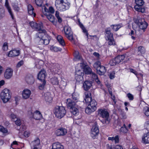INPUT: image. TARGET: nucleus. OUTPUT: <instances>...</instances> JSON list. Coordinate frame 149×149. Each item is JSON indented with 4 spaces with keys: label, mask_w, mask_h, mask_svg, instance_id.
I'll use <instances>...</instances> for the list:
<instances>
[{
    "label": "nucleus",
    "mask_w": 149,
    "mask_h": 149,
    "mask_svg": "<svg viewBox=\"0 0 149 149\" xmlns=\"http://www.w3.org/2000/svg\"><path fill=\"white\" fill-rule=\"evenodd\" d=\"M35 28L37 31H40L36 34L35 40L37 47L42 49L45 45H48L49 42L50 38L46 33L45 30L42 29L43 24L42 23L36 24Z\"/></svg>",
    "instance_id": "nucleus-1"
},
{
    "label": "nucleus",
    "mask_w": 149,
    "mask_h": 149,
    "mask_svg": "<svg viewBox=\"0 0 149 149\" xmlns=\"http://www.w3.org/2000/svg\"><path fill=\"white\" fill-rule=\"evenodd\" d=\"M78 101L74 102L70 99L67 100V107L69 109L71 112L74 115H77L79 113V106L77 104Z\"/></svg>",
    "instance_id": "nucleus-2"
},
{
    "label": "nucleus",
    "mask_w": 149,
    "mask_h": 149,
    "mask_svg": "<svg viewBox=\"0 0 149 149\" xmlns=\"http://www.w3.org/2000/svg\"><path fill=\"white\" fill-rule=\"evenodd\" d=\"M65 108L63 106H56L54 109V114L58 118L61 119L63 117L66 113Z\"/></svg>",
    "instance_id": "nucleus-3"
},
{
    "label": "nucleus",
    "mask_w": 149,
    "mask_h": 149,
    "mask_svg": "<svg viewBox=\"0 0 149 149\" xmlns=\"http://www.w3.org/2000/svg\"><path fill=\"white\" fill-rule=\"evenodd\" d=\"M98 114L102 118L104 119L102 123L104 124H108L109 123V113L106 109H99L98 110Z\"/></svg>",
    "instance_id": "nucleus-4"
},
{
    "label": "nucleus",
    "mask_w": 149,
    "mask_h": 149,
    "mask_svg": "<svg viewBox=\"0 0 149 149\" xmlns=\"http://www.w3.org/2000/svg\"><path fill=\"white\" fill-rule=\"evenodd\" d=\"M70 5V3L64 2L63 0H60L59 3H56L55 4L56 8L58 10L61 11H64L68 9L69 8Z\"/></svg>",
    "instance_id": "nucleus-5"
},
{
    "label": "nucleus",
    "mask_w": 149,
    "mask_h": 149,
    "mask_svg": "<svg viewBox=\"0 0 149 149\" xmlns=\"http://www.w3.org/2000/svg\"><path fill=\"white\" fill-rule=\"evenodd\" d=\"M97 103L94 100H93L85 109V112L87 114H90L95 111L97 109Z\"/></svg>",
    "instance_id": "nucleus-6"
},
{
    "label": "nucleus",
    "mask_w": 149,
    "mask_h": 149,
    "mask_svg": "<svg viewBox=\"0 0 149 149\" xmlns=\"http://www.w3.org/2000/svg\"><path fill=\"white\" fill-rule=\"evenodd\" d=\"M1 97L4 103L8 102L11 97L9 90L6 88L4 89L1 93Z\"/></svg>",
    "instance_id": "nucleus-7"
},
{
    "label": "nucleus",
    "mask_w": 149,
    "mask_h": 149,
    "mask_svg": "<svg viewBox=\"0 0 149 149\" xmlns=\"http://www.w3.org/2000/svg\"><path fill=\"white\" fill-rule=\"evenodd\" d=\"M136 5L134 6L135 10L137 11L143 13L145 11V8L143 7L144 3L143 0H135Z\"/></svg>",
    "instance_id": "nucleus-8"
},
{
    "label": "nucleus",
    "mask_w": 149,
    "mask_h": 149,
    "mask_svg": "<svg viewBox=\"0 0 149 149\" xmlns=\"http://www.w3.org/2000/svg\"><path fill=\"white\" fill-rule=\"evenodd\" d=\"M64 30L67 38L71 41L73 40V33L71 28L68 26H65L64 27Z\"/></svg>",
    "instance_id": "nucleus-9"
},
{
    "label": "nucleus",
    "mask_w": 149,
    "mask_h": 149,
    "mask_svg": "<svg viewBox=\"0 0 149 149\" xmlns=\"http://www.w3.org/2000/svg\"><path fill=\"white\" fill-rule=\"evenodd\" d=\"M93 126L91 130V136L95 138L98 135L99 132V130L96 122L92 123Z\"/></svg>",
    "instance_id": "nucleus-10"
},
{
    "label": "nucleus",
    "mask_w": 149,
    "mask_h": 149,
    "mask_svg": "<svg viewBox=\"0 0 149 149\" xmlns=\"http://www.w3.org/2000/svg\"><path fill=\"white\" fill-rule=\"evenodd\" d=\"M137 23L139 25L140 29L143 30V31L144 32L148 26V24L145 21L144 19H138V22Z\"/></svg>",
    "instance_id": "nucleus-11"
},
{
    "label": "nucleus",
    "mask_w": 149,
    "mask_h": 149,
    "mask_svg": "<svg viewBox=\"0 0 149 149\" xmlns=\"http://www.w3.org/2000/svg\"><path fill=\"white\" fill-rule=\"evenodd\" d=\"M13 72L12 68L9 67L7 68L4 72V77L7 79H10L13 76Z\"/></svg>",
    "instance_id": "nucleus-12"
},
{
    "label": "nucleus",
    "mask_w": 149,
    "mask_h": 149,
    "mask_svg": "<svg viewBox=\"0 0 149 149\" xmlns=\"http://www.w3.org/2000/svg\"><path fill=\"white\" fill-rule=\"evenodd\" d=\"M42 11L44 14H50L49 13H53L54 10L53 8L51 6L49 7L48 9L44 6L42 7Z\"/></svg>",
    "instance_id": "nucleus-13"
},
{
    "label": "nucleus",
    "mask_w": 149,
    "mask_h": 149,
    "mask_svg": "<svg viewBox=\"0 0 149 149\" xmlns=\"http://www.w3.org/2000/svg\"><path fill=\"white\" fill-rule=\"evenodd\" d=\"M67 133V130L65 128H63L58 129L55 131L56 134L58 136H64Z\"/></svg>",
    "instance_id": "nucleus-14"
},
{
    "label": "nucleus",
    "mask_w": 149,
    "mask_h": 149,
    "mask_svg": "<svg viewBox=\"0 0 149 149\" xmlns=\"http://www.w3.org/2000/svg\"><path fill=\"white\" fill-rule=\"evenodd\" d=\"M31 91L28 89H25L23 90L22 93V98L24 99L29 98L31 94Z\"/></svg>",
    "instance_id": "nucleus-15"
},
{
    "label": "nucleus",
    "mask_w": 149,
    "mask_h": 149,
    "mask_svg": "<svg viewBox=\"0 0 149 149\" xmlns=\"http://www.w3.org/2000/svg\"><path fill=\"white\" fill-rule=\"evenodd\" d=\"M20 54V51L19 50L13 49L10 51L8 54V56L13 57L18 56Z\"/></svg>",
    "instance_id": "nucleus-16"
},
{
    "label": "nucleus",
    "mask_w": 149,
    "mask_h": 149,
    "mask_svg": "<svg viewBox=\"0 0 149 149\" xmlns=\"http://www.w3.org/2000/svg\"><path fill=\"white\" fill-rule=\"evenodd\" d=\"M45 73L46 72L44 70H41L38 74V79L41 81H45Z\"/></svg>",
    "instance_id": "nucleus-17"
},
{
    "label": "nucleus",
    "mask_w": 149,
    "mask_h": 149,
    "mask_svg": "<svg viewBox=\"0 0 149 149\" xmlns=\"http://www.w3.org/2000/svg\"><path fill=\"white\" fill-rule=\"evenodd\" d=\"M25 80L29 84H33L34 82V79L33 76L31 74L27 75L25 77Z\"/></svg>",
    "instance_id": "nucleus-18"
},
{
    "label": "nucleus",
    "mask_w": 149,
    "mask_h": 149,
    "mask_svg": "<svg viewBox=\"0 0 149 149\" xmlns=\"http://www.w3.org/2000/svg\"><path fill=\"white\" fill-rule=\"evenodd\" d=\"M84 99L86 103H90L93 100H92L91 93L88 92H85Z\"/></svg>",
    "instance_id": "nucleus-19"
},
{
    "label": "nucleus",
    "mask_w": 149,
    "mask_h": 149,
    "mask_svg": "<svg viewBox=\"0 0 149 149\" xmlns=\"http://www.w3.org/2000/svg\"><path fill=\"white\" fill-rule=\"evenodd\" d=\"M105 38L107 40L113 38V36L111 33L109 28H107L105 30Z\"/></svg>",
    "instance_id": "nucleus-20"
},
{
    "label": "nucleus",
    "mask_w": 149,
    "mask_h": 149,
    "mask_svg": "<svg viewBox=\"0 0 149 149\" xmlns=\"http://www.w3.org/2000/svg\"><path fill=\"white\" fill-rule=\"evenodd\" d=\"M84 73L82 71L79 69L78 70H76L75 74V78L77 81H79L80 80L78 79V77L80 79V80L81 81L83 79L82 75Z\"/></svg>",
    "instance_id": "nucleus-21"
},
{
    "label": "nucleus",
    "mask_w": 149,
    "mask_h": 149,
    "mask_svg": "<svg viewBox=\"0 0 149 149\" xmlns=\"http://www.w3.org/2000/svg\"><path fill=\"white\" fill-rule=\"evenodd\" d=\"M44 98L47 102L49 103L51 102L52 100V98L49 92H47L44 94Z\"/></svg>",
    "instance_id": "nucleus-22"
},
{
    "label": "nucleus",
    "mask_w": 149,
    "mask_h": 149,
    "mask_svg": "<svg viewBox=\"0 0 149 149\" xmlns=\"http://www.w3.org/2000/svg\"><path fill=\"white\" fill-rule=\"evenodd\" d=\"M52 149H64L63 145L59 142L54 143L52 145Z\"/></svg>",
    "instance_id": "nucleus-23"
},
{
    "label": "nucleus",
    "mask_w": 149,
    "mask_h": 149,
    "mask_svg": "<svg viewBox=\"0 0 149 149\" xmlns=\"http://www.w3.org/2000/svg\"><path fill=\"white\" fill-rule=\"evenodd\" d=\"M142 142L145 144L149 143V132L143 135L142 138Z\"/></svg>",
    "instance_id": "nucleus-24"
},
{
    "label": "nucleus",
    "mask_w": 149,
    "mask_h": 149,
    "mask_svg": "<svg viewBox=\"0 0 149 149\" xmlns=\"http://www.w3.org/2000/svg\"><path fill=\"white\" fill-rule=\"evenodd\" d=\"M5 6L7 9L8 13L11 16V18L13 19H14V16L13 12L12 11L11 8L9 5L8 0H6V2L5 3Z\"/></svg>",
    "instance_id": "nucleus-25"
},
{
    "label": "nucleus",
    "mask_w": 149,
    "mask_h": 149,
    "mask_svg": "<svg viewBox=\"0 0 149 149\" xmlns=\"http://www.w3.org/2000/svg\"><path fill=\"white\" fill-rule=\"evenodd\" d=\"M97 73L100 75H104L106 72L105 68L103 66L101 65L97 70Z\"/></svg>",
    "instance_id": "nucleus-26"
},
{
    "label": "nucleus",
    "mask_w": 149,
    "mask_h": 149,
    "mask_svg": "<svg viewBox=\"0 0 149 149\" xmlns=\"http://www.w3.org/2000/svg\"><path fill=\"white\" fill-rule=\"evenodd\" d=\"M84 89L86 91L89 90L92 86V82L89 81H86L83 84Z\"/></svg>",
    "instance_id": "nucleus-27"
},
{
    "label": "nucleus",
    "mask_w": 149,
    "mask_h": 149,
    "mask_svg": "<svg viewBox=\"0 0 149 149\" xmlns=\"http://www.w3.org/2000/svg\"><path fill=\"white\" fill-rule=\"evenodd\" d=\"M40 144V141L38 138H36L35 140L32 141L30 143L31 146L34 148L35 147H39Z\"/></svg>",
    "instance_id": "nucleus-28"
},
{
    "label": "nucleus",
    "mask_w": 149,
    "mask_h": 149,
    "mask_svg": "<svg viewBox=\"0 0 149 149\" xmlns=\"http://www.w3.org/2000/svg\"><path fill=\"white\" fill-rule=\"evenodd\" d=\"M74 60L75 61H79L82 62L83 60L82 58L81 55L79 54V52L77 51H75L74 53Z\"/></svg>",
    "instance_id": "nucleus-29"
},
{
    "label": "nucleus",
    "mask_w": 149,
    "mask_h": 149,
    "mask_svg": "<svg viewBox=\"0 0 149 149\" xmlns=\"http://www.w3.org/2000/svg\"><path fill=\"white\" fill-rule=\"evenodd\" d=\"M28 11L29 14L31 15L33 17H35V13L33 12L34 9L33 6L30 4L27 6Z\"/></svg>",
    "instance_id": "nucleus-30"
},
{
    "label": "nucleus",
    "mask_w": 149,
    "mask_h": 149,
    "mask_svg": "<svg viewBox=\"0 0 149 149\" xmlns=\"http://www.w3.org/2000/svg\"><path fill=\"white\" fill-rule=\"evenodd\" d=\"M46 16L47 19L54 24H56L55 18L54 16L51 14H44Z\"/></svg>",
    "instance_id": "nucleus-31"
},
{
    "label": "nucleus",
    "mask_w": 149,
    "mask_h": 149,
    "mask_svg": "<svg viewBox=\"0 0 149 149\" xmlns=\"http://www.w3.org/2000/svg\"><path fill=\"white\" fill-rule=\"evenodd\" d=\"M42 118V115L40 112L36 111L33 113V118L36 120L40 119Z\"/></svg>",
    "instance_id": "nucleus-32"
},
{
    "label": "nucleus",
    "mask_w": 149,
    "mask_h": 149,
    "mask_svg": "<svg viewBox=\"0 0 149 149\" xmlns=\"http://www.w3.org/2000/svg\"><path fill=\"white\" fill-rule=\"evenodd\" d=\"M15 109H12L8 112V115L11 118L15 119L16 118V115L15 114Z\"/></svg>",
    "instance_id": "nucleus-33"
},
{
    "label": "nucleus",
    "mask_w": 149,
    "mask_h": 149,
    "mask_svg": "<svg viewBox=\"0 0 149 149\" xmlns=\"http://www.w3.org/2000/svg\"><path fill=\"white\" fill-rule=\"evenodd\" d=\"M125 56L124 55H118L115 58L117 63H119L125 58Z\"/></svg>",
    "instance_id": "nucleus-34"
},
{
    "label": "nucleus",
    "mask_w": 149,
    "mask_h": 149,
    "mask_svg": "<svg viewBox=\"0 0 149 149\" xmlns=\"http://www.w3.org/2000/svg\"><path fill=\"white\" fill-rule=\"evenodd\" d=\"M57 40L59 42L60 44L62 46H64L65 45V43L64 40L61 36H58L57 37Z\"/></svg>",
    "instance_id": "nucleus-35"
},
{
    "label": "nucleus",
    "mask_w": 149,
    "mask_h": 149,
    "mask_svg": "<svg viewBox=\"0 0 149 149\" xmlns=\"http://www.w3.org/2000/svg\"><path fill=\"white\" fill-rule=\"evenodd\" d=\"M108 140L109 141H114L115 143H117L119 142V138L118 136L116 135L115 137H109Z\"/></svg>",
    "instance_id": "nucleus-36"
},
{
    "label": "nucleus",
    "mask_w": 149,
    "mask_h": 149,
    "mask_svg": "<svg viewBox=\"0 0 149 149\" xmlns=\"http://www.w3.org/2000/svg\"><path fill=\"white\" fill-rule=\"evenodd\" d=\"M122 26L121 24H117L112 25L111 26V27L113 31H116L120 29Z\"/></svg>",
    "instance_id": "nucleus-37"
},
{
    "label": "nucleus",
    "mask_w": 149,
    "mask_h": 149,
    "mask_svg": "<svg viewBox=\"0 0 149 149\" xmlns=\"http://www.w3.org/2000/svg\"><path fill=\"white\" fill-rule=\"evenodd\" d=\"M50 49L52 52H56L58 51H61L62 49L60 48L52 46L50 47Z\"/></svg>",
    "instance_id": "nucleus-38"
},
{
    "label": "nucleus",
    "mask_w": 149,
    "mask_h": 149,
    "mask_svg": "<svg viewBox=\"0 0 149 149\" xmlns=\"http://www.w3.org/2000/svg\"><path fill=\"white\" fill-rule=\"evenodd\" d=\"M51 83L53 85H57L58 84V81L57 77H54L50 79Z\"/></svg>",
    "instance_id": "nucleus-39"
},
{
    "label": "nucleus",
    "mask_w": 149,
    "mask_h": 149,
    "mask_svg": "<svg viewBox=\"0 0 149 149\" xmlns=\"http://www.w3.org/2000/svg\"><path fill=\"white\" fill-rule=\"evenodd\" d=\"M79 25L80 27L81 28V29L82 30L83 32L84 33H86V35L87 36V37L88 38V34L87 32V30L84 27L83 24L81 23H79Z\"/></svg>",
    "instance_id": "nucleus-40"
},
{
    "label": "nucleus",
    "mask_w": 149,
    "mask_h": 149,
    "mask_svg": "<svg viewBox=\"0 0 149 149\" xmlns=\"http://www.w3.org/2000/svg\"><path fill=\"white\" fill-rule=\"evenodd\" d=\"M72 98L74 100H75L74 102H76L77 101H78V100L79 98V95L78 94L76 93H74L72 94Z\"/></svg>",
    "instance_id": "nucleus-41"
},
{
    "label": "nucleus",
    "mask_w": 149,
    "mask_h": 149,
    "mask_svg": "<svg viewBox=\"0 0 149 149\" xmlns=\"http://www.w3.org/2000/svg\"><path fill=\"white\" fill-rule=\"evenodd\" d=\"M93 67L94 68L97 70L98 68L99 67H100V66H101V63L99 61H97L95 62L93 65Z\"/></svg>",
    "instance_id": "nucleus-42"
},
{
    "label": "nucleus",
    "mask_w": 149,
    "mask_h": 149,
    "mask_svg": "<svg viewBox=\"0 0 149 149\" xmlns=\"http://www.w3.org/2000/svg\"><path fill=\"white\" fill-rule=\"evenodd\" d=\"M84 72L86 74H91L92 72V70L90 67H87L84 69Z\"/></svg>",
    "instance_id": "nucleus-43"
},
{
    "label": "nucleus",
    "mask_w": 149,
    "mask_h": 149,
    "mask_svg": "<svg viewBox=\"0 0 149 149\" xmlns=\"http://www.w3.org/2000/svg\"><path fill=\"white\" fill-rule=\"evenodd\" d=\"M36 4L38 6H42L43 0H35Z\"/></svg>",
    "instance_id": "nucleus-44"
},
{
    "label": "nucleus",
    "mask_w": 149,
    "mask_h": 149,
    "mask_svg": "<svg viewBox=\"0 0 149 149\" xmlns=\"http://www.w3.org/2000/svg\"><path fill=\"white\" fill-rule=\"evenodd\" d=\"M138 51L142 54H144L145 52V49L144 47L142 46H140L138 47Z\"/></svg>",
    "instance_id": "nucleus-45"
},
{
    "label": "nucleus",
    "mask_w": 149,
    "mask_h": 149,
    "mask_svg": "<svg viewBox=\"0 0 149 149\" xmlns=\"http://www.w3.org/2000/svg\"><path fill=\"white\" fill-rule=\"evenodd\" d=\"M120 132L123 133H126L127 132V129L125 124H124L123 126L120 128Z\"/></svg>",
    "instance_id": "nucleus-46"
},
{
    "label": "nucleus",
    "mask_w": 149,
    "mask_h": 149,
    "mask_svg": "<svg viewBox=\"0 0 149 149\" xmlns=\"http://www.w3.org/2000/svg\"><path fill=\"white\" fill-rule=\"evenodd\" d=\"M55 16L57 18L58 21L59 23H61L62 21V19L59 16V13L58 11H56L55 13Z\"/></svg>",
    "instance_id": "nucleus-47"
},
{
    "label": "nucleus",
    "mask_w": 149,
    "mask_h": 149,
    "mask_svg": "<svg viewBox=\"0 0 149 149\" xmlns=\"http://www.w3.org/2000/svg\"><path fill=\"white\" fill-rule=\"evenodd\" d=\"M33 115V113L31 109H29L28 111V116L30 118H32Z\"/></svg>",
    "instance_id": "nucleus-48"
},
{
    "label": "nucleus",
    "mask_w": 149,
    "mask_h": 149,
    "mask_svg": "<svg viewBox=\"0 0 149 149\" xmlns=\"http://www.w3.org/2000/svg\"><path fill=\"white\" fill-rule=\"evenodd\" d=\"M109 40L108 44H109V45H116V43L114 41L113 38H112V39H110L109 40Z\"/></svg>",
    "instance_id": "nucleus-49"
},
{
    "label": "nucleus",
    "mask_w": 149,
    "mask_h": 149,
    "mask_svg": "<svg viewBox=\"0 0 149 149\" xmlns=\"http://www.w3.org/2000/svg\"><path fill=\"white\" fill-rule=\"evenodd\" d=\"M13 9L16 11H19L20 10L19 7L18 6V5L17 4H15L13 6Z\"/></svg>",
    "instance_id": "nucleus-50"
},
{
    "label": "nucleus",
    "mask_w": 149,
    "mask_h": 149,
    "mask_svg": "<svg viewBox=\"0 0 149 149\" xmlns=\"http://www.w3.org/2000/svg\"><path fill=\"white\" fill-rule=\"evenodd\" d=\"M0 131L3 133H7L8 131L6 128H5L3 126L0 125Z\"/></svg>",
    "instance_id": "nucleus-51"
},
{
    "label": "nucleus",
    "mask_w": 149,
    "mask_h": 149,
    "mask_svg": "<svg viewBox=\"0 0 149 149\" xmlns=\"http://www.w3.org/2000/svg\"><path fill=\"white\" fill-rule=\"evenodd\" d=\"M109 63L110 65L111 66H113L115 65L116 64H117L115 58H113L111 60H110L109 62Z\"/></svg>",
    "instance_id": "nucleus-52"
},
{
    "label": "nucleus",
    "mask_w": 149,
    "mask_h": 149,
    "mask_svg": "<svg viewBox=\"0 0 149 149\" xmlns=\"http://www.w3.org/2000/svg\"><path fill=\"white\" fill-rule=\"evenodd\" d=\"M91 75V77L93 81H94L98 78L97 75L95 73L92 72Z\"/></svg>",
    "instance_id": "nucleus-53"
},
{
    "label": "nucleus",
    "mask_w": 149,
    "mask_h": 149,
    "mask_svg": "<svg viewBox=\"0 0 149 149\" xmlns=\"http://www.w3.org/2000/svg\"><path fill=\"white\" fill-rule=\"evenodd\" d=\"M42 81V84H40V85L39 86V89L41 90H43L44 89L46 84L45 81Z\"/></svg>",
    "instance_id": "nucleus-54"
},
{
    "label": "nucleus",
    "mask_w": 149,
    "mask_h": 149,
    "mask_svg": "<svg viewBox=\"0 0 149 149\" xmlns=\"http://www.w3.org/2000/svg\"><path fill=\"white\" fill-rule=\"evenodd\" d=\"M145 128L149 131V120L146 121L144 124Z\"/></svg>",
    "instance_id": "nucleus-55"
},
{
    "label": "nucleus",
    "mask_w": 149,
    "mask_h": 149,
    "mask_svg": "<svg viewBox=\"0 0 149 149\" xmlns=\"http://www.w3.org/2000/svg\"><path fill=\"white\" fill-rule=\"evenodd\" d=\"M2 49L4 51H7L8 49V43L7 42L4 43L2 47Z\"/></svg>",
    "instance_id": "nucleus-56"
},
{
    "label": "nucleus",
    "mask_w": 149,
    "mask_h": 149,
    "mask_svg": "<svg viewBox=\"0 0 149 149\" xmlns=\"http://www.w3.org/2000/svg\"><path fill=\"white\" fill-rule=\"evenodd\" d=\"M85 64L83 62V60L81 63H78V66H79L80 67V68L82 69L84 68L85 66Z\"/></svg>",
    "instance_id": "nucleus-57"
},
{
    "label": "nucleus",
    "mask_w": 149,
    "mask_h": 149,
    "mask_svg": "<svg viewBox=\"0 0 149 149\" xmlns=\"http://www.w3.org/2000/svg\"><path fill=\"white\" fill-rule=\"evenodd\" d=\"M115 72H113L110 73L109 75V77L110 79H113L115 77Z\"/></svg>",
    "instance_id": "nucleus-58"
},
{
    "label": "nucleus",
    "mask_w": 149,
    "mask_h": 149,
    "mask_svg": "<svg viewBox=\"0 0 149 149\" xmlns=\"http://www.w3.org/2000/svg\"><path fill=\"white\" fill-rule=\"evenodd\" d=\"M37 24L36 22H31L29 23L30 26L33 28H35V27H36L37 25Z\"/></svg>",
    "instance_id": "nucleus-59"
},
{
    "label": "nucleus",
    "mask_w": 149,
    "mask_h": 149,
    "mask_svg": "<svg viewBox=\"0 0 149 149\" xmlns=\"http://www.w3.org/2000/svg\"><path fill=\"white\" fill-rule=\"evenodd\" d=\"M24 64V61L22 60L20 61L18 63L17 65V67L19 68L22 65Z\"/></svg>",
    "instance_id": "nucleus-60"
},
{
    "label": "nucleus",
    "mask_w": 149,
    "mask_h": 149,
    "mask_svg": "<svg viewBox=\"0 0 149 149\" xmlns=\"http://www.w3.org/2000/svg\"><path fill=\"white\" fill-rule=\"evenodd\" d=\"M16 124L18 126H20L21 124V122L20 119H17L15 121Z\"/></svg>",
    "instance_id": "nucleus-61"
},
{
    "label": "nucleus",
    "mask_w": 149,
    "mask_h": 149,
    "mask_svg": "<svg viewBox=\"0 0 149 149\" xmlns=\"http://www.w3.org/2000/svg\"><path fill=\"white\" fill-rule=\"evenodd\" d=\"M127 96L130 100H132L134 99L133 95L130 93L127 94Z\"/></svg>",
    "instance_id": "nucleus-62"
},
{
    "label": "nucleus",
    "mask_w": 149,
    "mask_h": 149,
    "mask_svg": "<svg viewBox=\"0 0 149 149\" xmlns=\"http://www.w3.org/2000/svg\"><path fill=\"white\" fill-rule=\"evenodd\" d=\"M114 149H123L122 146L119 145H116L114 148Z\"/></svg>",
    "instance_id": "nucleus-63"
},
{
    "label": "nucleus",
    "mask_w": 149,
    "mask_h": 149,
    "mask_svg": "<svg viewBox=\"0 0 149 149\" xmlns=\"http://www.w3.org/2000/svg\"><path fill=\"white\" fill-rule=\"evenodd\" d=\"M145 115L147 116H149V108H148L145 112Z\"/></svg>",
    "instance_id": "nucleus-64"
}]
</instances>
